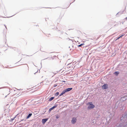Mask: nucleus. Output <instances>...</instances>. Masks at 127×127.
Masks as SVG:
<instances>
[{
	"instance_id": "obj_16",
	"label": "nucleus",
	"mask_w": 127,
	"mask_h": 127,
	"mask_svg": "<svg viewBox=\"0 0 127 127\" xmlns=\"http://www.w3.org/2000/svg\"><path fill=\"white\" fill-rule=\"evenodd\" d=\"M118 127H123V126H122L121 125H120Z\"/></svg>"
},
{
	"instance_id": "obj_7",
	"label": "nucleus",
	"mask_w": 127,
	"mask_h": 127,
	"mask_svg": "<svg viewBox=\"0 0 127 127\" xmlns=\"http://www.w3.org/2000/svg\"><path fill=\"white\" fill-rule=\"evenodd\" d=\"M32 113H30L27 116V118L28 119L32 115Z\"/></svg>"
},
{
	"instance_id": "obj_6",
	"label": "nucleus",
	"mask_w": 127,
	"mask_h": 127,
	"mask_svg": "<svg viewBox=\"0 0 127 127\" xmlns=\"http://www.w3.org/2000/svg\"><path fill=\"white\" fill-rule=\"evenodd\" d=\"M76 119L75 118H73L71 121V122L73 124H74L76 121Z\"/></svg>"
},
{
	"instance_id": "obj_14",
	"label": "nucleus",
	"mask_w": 127,
	"mask_h": 127,
	"mask_svg": "<svg viewBox=\"0 0 127 127\" xmlns=\"http://www.w3.org/2000/svg\"><path fill=\"white\" fill-rule=\"evenodd\" d=\"M52 110V109L51 108L49 109V111L50 112Z\"/></svg>"
},
{
	"instance_id": "obj_15",
	"label": "nucleus",
	"mask_w": 127,
	"mask_h": 127,
	"mask_svg": "<svg viewBox=\"0 0 127 127\" xmlns=\"http://www.w3.org/2000/svg\"><path fill=\"white\" fill-rule=\"evenodd\" d=\"M59 94V93L58 92H57L56 94V95H58Z\"/></svg>"
},
{
	"instance_id": "obj_18",
	"label": "nucleus",
	"mask_w": 127,
	"mask_h": 127,
	"mask_svg": "<svg viewBox=\"0 0 127 127\" xmlns=\"http://www.w3.org/2000/svg\"><path fill=\"white\" fill-rule=\"evenodd\" d=\"M74 62H73V64H74Z\"/></svg>"
},
{
	"instance_id": "obj_13",
	"label": "nucleus",
	"mask_w": 127,
	"mask_h": 127,
	"mask_svg": "<svg viewBox=\"0 0 127 127\" xmlns=\"http://www.w3.org/2000/svg\"><path fill=\"white\" fill-rule=\"evenodd\" d=\"M84 44V43L82 44H81L78 45V46L79 47H81V46L83 45Z\"/></svg>"
},
{
	"instance_id": "obj_20",
	"label": "nucleus",
	"mask_w": 127,
	"mask_h": 127,
	"mask_svg": "<svg viewBox=\"0 0 127 127\" xmlns=\"http://www.w3.org/2000/svg\"><path fill=\"white\" fill-rule=\"evenodd\" d=\"M57 86V85H55L54 86V87H55V86Z\"/></svg>"
},
{
	"instance_id": "obj_1",
	"label": "nucleus",
	"mask_w": 127,
	"mask_h": 127,
	"mask_svg": "<svg viewBox=\"0 0 127 127\" xmlns=\"http://www.w3.org/2000/svg\"><path fill=\"white\" fill-rule=\"evenodd\" d=\"M87 105H88V108L89 109L93 108L95 107V105L93 104L92 102H91L88 103Z\"/></svg>"
},
{
	"instance_id": "obj_21",
	"label": "nucleus",
	"mask_w": 127,
	"mask_h": 127,
	"mask_svg": "<svg viewBox=\"0 0 127 127\" xmlns=\"http://www.w3.org/2000/svg\"><path fill=\"white\" fill-rule=\"evenodd\" d=\"M63 82H65V81H63Z\"/></svg>"
},
{
	"instance_id": "obj_17",
	"label": "nucleus",
	"mask_w": 127,
	"mask_h": 127,
	"mask_svg": "<svg viewBox=\"0 0 127 127\" xmlns=\"http://www.w3.org/2000/svg\"><path fill=\"white\" fill-rule=\"evenodd\" d=\"M125 19H126V20H127V17L126 18H125Z\"/></svg>"
},
{
	"instance_id": "obj_10",
	"label": "nucleus",
	"mask_w": 127,
	"mask_h": 127,
	"mask_svg": "<svg viewBox=\"0 0 127 127\" xmlns=\"http://www.w3.org/2000/svg\"><path fill=\"white\" fill-rule=\"evenodd\" d=\"M119 73V72L118 71H116L115 72V74L116 75H118Z\"/></svg>"
},
{
	"instance_id": "obj_4",
	"label": "nucleus",
	"mask_w": 127,
	"mask_h": 127,
	"mask_svg": "<svg viewBox=\"0 0 127 127\" xmlns=\"http://www.w3.org/2000/svg\"><path fill=\"white\" fill-rule=\"evenodd\" d=\"M108 87V85L107 84H105L103 85L102 86L103 89H107Z\"/></svg>"
},
{
	"instance_id": "obj_2",
	"label": "nucleus",
	"mask_w": 127,
	"mask_h": 127,
	"mask_svg": "<svg viewBox=\"0 0 127 127\" xmlns=\"http://www.w3.org/2000/svg\"><path fill=\"white\" fill-rule=\"evenodd\" d=\"M72 88H68L65 89L60 94V96L63 95L66 92L70 91L71 90H72Z\"/></svg>"
},
{
	"instance_id": "obj_8",
	"label": "nucleus",
	"mask_w": 127,
	"mask_h": 127,
	"mask_svg": "<svg viewBox=\"0 0 127 127\" xmlns=\"http://www.w3.org/2000/svg\"><path fill=\"white\" fill-rule=\"evenodd\" d=\"M54 98V97H52L51 98H50L49 99V101H51V100H53Z\"/></svg>"
},
{
	"instance_id": "obj_23",
	"label": "nucleus",
	"mask_w": 127,
	"mask_h": 127,
	"mask_svg": "<svg viewBox=\"0 0 127 127\" xmlns=\"http://www.w3.org/2000/svg\"><path fill=\"white\" fill-rule=\"evenodd\" d=\"M73 66H72V68H73Z\"/></svg>"
},
{
	"instance_id": "obj_19",
	"label": "nucleus",
	"mask_w": 127,
	"mask_h": 127,
	"mask_svg": "<svg viewBox=\"0 0 127 127\" xmlns=\"http://www.w3.org/2000/svg\"><path fill=\"white\" fill-rule=\"evenodd\" d=\"M36 91V90H34V91H33V92H34V91Z\"/></svg>"
},
{
	"instance_id": "obj_5",
	"label": "nucleus",
	"mask_w": 127,
	"mask_h": 127,
	"mask_svg": "<svg viewBox=\"0 0 127 127\" xmlns=\"http://www.w3.org/2000/svg\"><path fill=\"white\" fill-rule=\"evenodd\" d=\"M48 119H42V121L43 124H44L47 121Z\"/></svg>"
},
{
	"instance_id": "obj_11",
	"label": "nucleus",
	"mask_w": 127,
	"mask_h": 127,
	"mask_svg": "<svg viewBox=\"0 0 127 127\" xmlns=\"http://www.w3.org/2000/svg\"><path fill=\"white\" fill-rule=\"evenodd\" d=\"M17 115H16L15 116V117L14 118H13L12 119H11V121H13L16 117H17Z\"/></svg>"
},
{
	"instance_id": "obj_3",
	"label": "nucleus",
	"mask_w": 127,
	"mask_h": 127,
	"mask_svg": "<svg viewBox=\"0 0 127 127\" xmlns=\"http://www.w3.org/2000/svg\"><path fill=\"white\" fill-rule=\"evenodd\" d=\"M72 62V60L70 59H69L67 61L66 63V64L67 65H69Z\"/></svg>"
},
{
	"instance_id": "obj_22",
	"label": "nucleus",
	"mask_w": 127,
	"mask_h": 127,
	"mask_svg": "<svg viewBox=\"0 0 127 127\" xmlns=\"http://www.w3.org/2000/svg\"><path fill=\"white\" fill-rule=\"evenodd\" d=\"M19 92V91H18V93Z\"/></svg>"
},
{
	"instance_id": "obj_12",
	"label": "nucleus",
	"mask_w": 127,
	"mask_h": 127,
	"mask_svg": "<svg viewBox=\"0 0 127 127\" xmlns=\"http://www.w3.org/2000/svg\"><path fill=\"white\" fill-rule=\"evenodd\" d=\"M57 106H53L51 108L53 110V109L55 108Z\"/></svg>"
},
{
	"instance_id": "obj_9",
	"label": "nucleus",
	"mask_w": 127,
	"mask_h": 127,
	"mask_svg": "<svg viewBox=\"0 0 127 127\" xmlns=\"http://www.w3.org/2000/svg\"><path fill=\"white\" fill-rule=\"evenodd\" d=\"M124 35V34H123L122 35H121V36L118 37L116 40H115L116 41L117 40H118V39H119L120 37H122V36H123Z\"/></svg>"
}]
</instances>
